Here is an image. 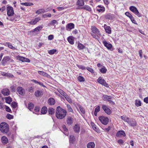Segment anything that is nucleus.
<instances>
[{"mask_svg": "<svg viewBox=\"0 0 148 148\" xmlns=\"http://www.w3.org/2000/svg\"><path fill=\"white\" fill-rule=\"evenodd\" d=\"M100 107L99 106H98L95 109V111L98 112L100 111Z\"/></svg>", "mask_w": 148, "mask_h": 148, "instance_id": "60", "label": "nucleus"}, {"mask_svg": "<svg viewBox=\"0 0 148 148\" xmlns=\"http://www.w3.org/2000/svg\"><path fill=\"white\" fill-rule=\"evenodd\" d=\"M74 28V25L73 23L68 24L66 26V28L67 30L73 29Z\"/></svg>", "mask_w": 148, "mask_h": 148, "instance_id": "21", "label": "nucleus"}, {"mask_svg": "<svg viewBox=\"0 0 148 148\" xmlns=\"http://www.w3.org/2000/svg\"><path fill=\"white\" fill-rule=\"evenodd\" d=\"M43 28V26H39L37 27L31 31H29L28 32V33H33L34 32H38L40 31Z\"/></svg>", "mask_w": 148, "mask_h": 148, "instance_id": "20", "label": "nucleus"}, {"mask_svg": "<svg viewBox=\"0 0 148 148\" xmlns=\"http://www.w3.org/2000/svg\"><path fill=\"white\" fill-rule=\"evenodd\" d=\"M51 16V14L50 13L45 14L43 15V17L44 18L47 17H50Z\"/></svg>", "mask_w": 148, "mask_h": 148, "instance_id": "51", "label": "nucleus"}, {"mask_svg": "<svg viewBox=\"0 0 148 148\" xmlns=\"http://www.w3.org/2000/svg\"><path fill=\"white\" fill-rule=\"evenodd\" d=\"M6 117L8 119H11L13 118L14 116L9 114H8L6 115Z\"/></svg>", "mask_w": 148, "mask_h": 148, "instance_id": "44", "label": "nucleus"}, {"mask_svg": "<svg viewBox=\"0 0 148 148\" xmlns=\"http://www.w3.org/2000/svg\"><path fill=\"white\" fill-rule=\"evenodd\" d=\"M136 105L137 106H140L141 105V103L140 101H136Z\"/></svg>", "mask_w": 148, "mask_h": 148, "instance_id": "55", "label": "nucleus"}, {"mask_svg": "<svg viewBox=\"0 0 148 148\" xmlns=\"http://www.w3.org/2000/svg\"><path fill=\"white\" fill-rule=\"evenodd\" d=\"M44 10L42 9H40L36 11V14H39L41 13H44Z\"/></svg>", "mask_w": 148, "mask_h": 148, "instance_id": "46", "label": "nucleus"}, {"mask_svg": "<svg viewBox=\"0 0 148 148\" xmlns=\"http://www.w3.org/2000/svg\"><path fill=\"white\" fill-rule=\"evenodd\" d=\"M116 135L117 137H120L121 136H122L123 137H125L126 136V134L125 132L123 131L120 130L117 132Z\"/></svg>", "mask_w": 148, "mask_h": 148, "instance_id": "17", "label": "nucleus"}, {"mask_svg": "<svg viewBox=\"0 0 148 148\" xmlns=\"http://www.w3.org/2000/svg\"><path fill=\"white\" fill-rule=\"evenodd\" d=\"M79 108L81 112L83 114H85V110L83 108V107L82 106H79Z\"/></svg>", "mask_w": 148, "mask_h": 148, "instance_id": "49", "label": "nucleus"}, {"mask_svg": "<svg viewBox=\"0 0 148 148\" xmlns=\"http://www.w3.org/2000/svg\"><path fill=\"white\" fill-rule=\"evenodd\" d=\"M129 9L130 11L137 15L138 17H140L142 16L141 14L139 12L137 8L135 6H131L130 7Z\"/></svg>", "mask_w": 148, "mask_h": 148, "instance_id": "5", "label": "nucleus"}, {"mask_svg": "<svg viewBox=\"0 0 148 148\" xmlns=\"http://www.w3.org/2000/svg\"><path fill=\"white\" fill-rule=\"evenodd\" d=\"M11 106L13 108H15L17 107V104L16 102H13L11 103Z\"/></svg>", "mask_w": 148, "mask_h": 148, "instance_id": "47", "label": "nucleus"}, {"mask_svg": "<svg viewBox=\"0 0 148 148\" xmlns=\"http://www.w3.org/2000/svg\"><path fill=\"white\" fill-rule=\"evenodd\" d=\"M125 14L126 16L129 17L130 18L133 16L132 15L128 12H126Z\"/></svg>", "mask_w": 148, "mask_h": 148, "instance_id": "52", "label": "nucleus"}, {"mask_svg": "<svg viewBox=\"0 0 148 148\" xmlns=\"http://www.w3.org/2000/svg\"><path fill=\"white\" fill-rule=\"evenodd\" d=\"M67 112L66 111L63 109L60 106L57 107L56 113V117L59 119L64 118L66 115Z\"/></svg>", "mask_w": 148, "mask_h": 148, "instance_id": "1", "label": "nucleus"}, {"mask_svg": "<svg viewBox=\"0 0 148 148\" xmlns=\"http://www.w3.org/2000/svg\"><path fill=\"white\" fill-rule=\"evenodd\" d=\"M104 28L106 32L109 34L111 33V28L110 26H107L106 25H104Z\"/></svg>", "mask_w": 148, "mask_h": 148, "instance_id": "24", "label": "nucleus"}, {"mask_svg": "<svg viewBox=\"0 0 148 148\" xmlns=\"http://www.w3.org/2000/svg\"><path fill=\"white\" fill-rule=\"evenodd\" d=\"M92 33L91 34L94 38H96V36L97 37L101 36L99 32V31L98 29L95 26H93L92 27Z\"/></svg>", "mask_w": 148, "mask_h": 148, "instance_id": "4", "label": "nucleus"}, {"mask_svg": "<svg viewBox=\"0 0 148 148\" xmlns=\"http://www.w3.org/2000/svg\"><path fill=\"white\" fill-rule=\"evenodd\" d=\"M16 17H17L16 16V15H15V16L14 15L12 17H11L10 18H7V19L10 21H13L15 19Z\"/></svg>", "mask_w": 148, "mask_h": 148, "instance_id": "53", "label": "nucleus"}, {"mask_svg": "<svg viewBox=\"0 0 148 148\" xmlns=\"http://www.w3.org/2000/svg\"><path fill=\"white\" fill-rule=\"evenodd\" d=\"M1 74L3 76H5L8 74L7 73H6L3 72H1Z\"/></svg>", "mask_w": 148, "mask_h": 148, "instance_id": "64", "label": "nucleus"}, {"mask_svg": "<svg viewBox=\"0 0 148 148\" xmlns=\"http://www.w3.org/2000/svg\"><path fill=\"white\" fill-rule=\"evenodd\" d=\"M77 66L79 68L83 70H85L86 69V67L82 65H77Z\"/></svg>", "mask_w": 148, "mask_h": 148, "instance_id": "48", "label": "nucleus"}, {"mask_svg": "<svg viewBox=\"0 0 148 148\" xmlns=\"http://www.w3.org/2000/svg\"><path fill=\"white\" fill-rule=\"evenodd\" d=\"M13 60L8 56L4 57L2 60V64H4L7 63L13 62Z\"/></svg>", "mask_w": 148, "mask_h": 148, "instance_id": "7", "label": "nucleus"}, {"mask_svg": "<svg viewBox=\"0 0 148 148\" xmlns=\"http://www.w3.org/2000/svg\"><path fill=\"white\" fill-rule=\"evenodd\" d=\"M5 102L9 104L12 101V99L10 97H5Z\"/></svg>", "mask_w": 148, "mask_h": 148, "instance_id": "32", "label": "nucleus"}, {"mask_svg": "<svg viewBox=\"0 0 148 148\" xmlns=\"http://www.w3.org/2000/svg\"><path fill=\"white\" fill-rule=\"evenodd\" d=\"M47 111V108L46 106H44L41 109V112L42 114H45L46 113Z\"/></svg>", "mask_w": 148, "mask_h": 148, "instance_id": "28", "label": "nucleus"}, {"mask_svg": "<svg viewBox=\"0 0 148 148\" xmlns=\"http://www.w3.org/2000/svg\"><path fill=\"white\" fill-rule=\"evenodd\" d=\"M131 20V21H132V23L135 24H136V25H138L137 23H136V21H135V20L134 19V17L133 16H132V17L130 18Z\"/></svg>", "mask_w": 148, "mask_h": 148, "instance_id": "54", "label": "nucleus"}, {"mask_svg": "<svg viewBox=\"0 0 148 148\" xmlns=\"http://www.w3.org/2000/svg\"><path fill=\"white\" fill-rule=\"evenodd\" d=\"M5 110L6 111L8 112L12 113V112L11 111V109L8 106H5Z\"/></svg>", "mask_w": 148, "mask_h": 148, "instance_id": "56", "label": "nucleus"}, {"mask_svg": "<svg viewBox=\"0 0 148 148\" xmlns=\"http://www.w3.org/2000/svg\"><path fill=\"white\" fill-rule=\"evenodd\" d=\"M127 123L132 127H135L137 125V123L134 119L129 120Z\"/></svg>", "mask_w": 148, "mask_h": 148, "instance_id": "13", "label": "nucleus"}, {"mask_svg": "<svg viewBox=\"0 0 148 148\" xmlns=\"http://www.w3.org/2000/svg\"><path fill=\"white\" fill-rule=\"evenodd\" d=\"M95 145V144L93 142H90L88 144L87 147V148H94Z\"/></svg>", "mask_w": 148, "mask_h": 148, "instance_id": "26", "label": "nucleus"}, {"mask_svg": "<svg viewBox=\"0 0 148 148\" xmlns=\"http://www.w3.org/2000/svg\"><path fill=\"white\" fill-rule=\"evenodd\" d=\"M0 130L3 133L7 132L9 131V125L5 122L1 123L0 124Z\"/></svg>", "mask_w": 148, "mask_h": 148, "instance_id": "2", "label": "nucleus"}, {"mask_svg": "<svg viewBox=\"0 0 148 148\" xmlns=\"http://www.w3.org/2000/svg\"><path fill=\"white\" fill-rule=\"evenodd\" d=\"M40 110V108L39 106H36L35 107L34 110L35 112H38Z\"/></svg>", "mask_w": 148, "mask_h": 148, "instance_id": "59", "label": "nucleus"}, {"mask_svg": "<svg viewBox=\"0 0 148 148\" xmlns=\"http://www.w3.org/2000/svg\"><path fill=\"white\" fill-rule=\"evenodd\" d=\"M1 140L2 143L4 144L7 143L8 141L7 138L5 136H3L2 137Z\"/></svg>", "mask_w": 148, "mask_h": 148, "instance_id": "30", "label": "nucleus"}, {"mask_svg": "<svg viewBox=\"0 0 148 148\" xmlns=\"http://www.w3.org/2000/svg\"><path fill=\"white\" fill-rule=\"evenodd\" d=\"M48 103L50 105H53L55 103V100L53 98H50L48 99Z\"/></svg>", "mask_w": 148, "mask_h": 148, "instance_id": "22", "label": "nucleus"}, {"mask_svg": "<svg viewBox=\"0 0 148 148\" xmlns=\"http://www.w3.org/2000/svg\"><path fill=\"white\" fill-rule=\"evenodd\" d=\"M102 108L106 113L108 115L110 114L111 113V110L108 108L107 106L105 105H102Z\"/></svg>", "mask_w": 148, "mask_h": 148, "instance_id": "10", "label": "nucleus"}, {"mask_svg": "<svg viewBox=\"0 0 148 148\" xmlns=\"http://www.w3.org/2000/svg\"><path fill=\"white\" fill-rule=\"evenodd\" d=\"M75 138L73 135L70 136L69 138V142L71 144H73L75 142Z\"/></svg>", "mask_w": 148, "mask_h": 148, "instance_id": "31", "label": "nucleus"}, {"mask_svg": "<svg viewBox=\"0 0 148 148\" xmlns=\"http://www.w3.org/2000/svg\"><path fill=\"white\" fill-rule=\"evenodd\" d=\"M67 40L71 44L73 45L74 44L73 37L72 36H69L67 38Z\"/></svg>", "mask_w": 148, "mask_h": 148, "instance_id": "29", "label": "nucleus"}, {"mask_svg": "<svg viewBox=\"0 0 148 148\" xmlns=\"http://www.w3.org/2000/svg\"><path fill=\"white\" fill-rule=\"evenodd\" d=\"M48 112L50 115H53L55 113V109L53 108L50 107L48 109Z\"/></svg>", "mask_w": 148, "mask_h": 148, "instance_id": "25", "label": "nucleus"}, {"mask_svg": "<svg viewBox=\"0 0 148 148\" xmlns=\"http://www.w3.org/2000/svg\"><path fill=\"white\" fill-rule=\"evenodd\" d=\"M8 47L10 49H12L14 50H15L16 49V48L13 47V46L12 45V44L11 43H9V44Z\"/></svg>", "mask_w": 148, "mask_h": 148, "instance_id": "58", "label": "nucleus"}, {"mask_svg": "<svg viewBox=\"0 0 148 148\" xmlns=\"http://www.w3.org/2000/svg\"><path fill=\"white\" fill-rule=\"evenodd\" d=\"M80 126L78 124H76L73 127V130L75 133H79L80 132Z\"/></svg>", "mask_w": 148, "mask_h": 148, "instance_id": "12", "label": "nucleus"}, {"mask_svg": "<svg viewBox=\"0 0 148 148\" xmlns=\"http://www.w3.org/2000/svg\"><path fill=\"white\" fill-rule=\"evenodd\" d=\"M77 4L79 6H82L84 5V2L83 0H78L77 2Z\"/></svg>", "mask_w": 148, "mask_h": 148, "instance_id": "37", "label": "nucleus"}, {"mask_svg": "<svg viewBox=\"0 0 148 148\" xmlns=\"http://www.w3.org/2000/svg\"><path fill=\"white\" fill-rule=\"evenodd\" d=\"M64 96L69 102H70L71 101V99L68 95H64Z\"/></svg>", "mask_w": 148, "mask_h": 148, "instance_id": "50", "label": "nucleus"}, {"mask_svg": "<svg viewBox=\"0 0 148 148\" xmlns=\"http://www.w3.org/2000/svg\"><path fill=\"white\" fill-rule=\"evenodd\" d=\"M68 110L69 112H73V110L72 109V108H71V106L69 105V104H67L66 105Z\"/></svg>", "mask_w": 148, "mask_h": 148, "instance_id": "42", "label": "nucleus"}, {"mask_svg": "<svg viewBox=\"0 0 148 148\" xmlns=\"http://www.w3.org/2000/svg\"><path fill=\"white\" fill-rule=\"evenodd\" d=\"M56 50L55 49H53L52 50H49L48 51V53L50 55H53L54 53H55L56 52Z\"/></svg>", "mask_w": 148, "mask_h": 148, "instance_id": "41", "label": "nucleus"}, {"mask_svg": "<svg viewBox=\"0 0 148 148\" xmlns=\"http://www.w3.org/2000/svg\"><path fill=\"white\" fill-rule=\"evenodd\" d=\"M99 119L101 122L104 125L108 124L109 122V119L106 117L101 116L99 117Z\"/></svg>", "mask_w": 148, "mask_h": 148, "instance_id": "6", "label": "nucleus"}, {"mask_svg": "<svg viewBox=\"0 0 148 148\" xmlns=\"http://www.w3.org/2000/svg\"><path fill=\"white\" fill-rule=\"evenodd\" d=\"M78 80L80 82H84L85 81V79L84 78L81 76H79L77 77Z\"/></svg>", "mask_w": 148, "mask_h": 148, "instance_id": "40", "label": "nucleus"}, {"mask_svg": "<svg viewBox=\"0 0 148 148\" xmlns=\"http://www.w3.org/2000/svg\"><path fill=\"white\" fill-rule=\"evenodd\" d=\"M102 98L103 101L106 102H108L111 105H114L115 104L114 102L112 101L114 98L111 96L103 95Z\"/></svg>", "mask_w": 148, "mask_h": 148, "instance_id": "3", "label": "nucleus"}, {"mask_svg": "<svg viewBox=\"0 0 148 148\" xmlns=\"http://www.w3.org/2000/svg\"><path fill=\"white\" fill-rule=\"evenodd\" d=\"M118 143L120 145H122L124 143V142L123 140L122 139H120L118 140Z\"/></svg>", "mask_w": 148, "mask_h": 148, "instance_id": "61", "label": "nucleus"}, {"mask_svg": "<svg viewBox=\"0 0 148 148\" xmlns=\"http://www.w3.org/2000/svg\"><path fill=\"white\" fill-rule=\"evenodd\" d=\"M17 91L19 94L21 95H23L25 94V90L24 88L21 86H18L17 88Z\"/></svg>", "mask_w": 148, "mask_h": 148, "instance_id": "11", "label": "nucleus"}, {"mask_svg": "<svg viewBox=\"0 0 148 148\" xmlns=\"http://www.w3.org/2000/svg\"><path fill=\"white\" fill-rule=\"evenodd\" d=\"M121 119L125 121L127 123L128 121L129 120V118L128 117H126L124 116H121Z\"/></svg>", "mask_w": 148, "mask_h": 148, "instance_id": "43", "label": "nucleus"}, {"mask_svg": "<svg viewBox=\"0 0 148 148\" xmlns=\"http://www.w3.org/2000/svg\"><path fill=\"white\" fill-rule=\"evenodd\" d=\"M57 22L55 20H53L51 21V22L49 24L50 25H54V24L57 23Z\"/></svg>", "mask_w": 148, "mask_h": 148, "instance_id": "57", "label": "nucleus"}, {"mask_svg": "<svg viewBox=\"0 0 148 148\" xmlns=\"http://www.w3.org/2000/svg\"><path fill=\"white\" fill-rule=\"evenodd\" d=\"M103 43L104 46L108 49H110L112 47V45L110 43H108L106 41H103Z\"/></svg>", "mask_w": 148, "mask_h": 148, "instance_id": "19", "label": "nucleus"}, {"mask_svg": "<svg viewBox=\"0 0 148 148\" xmlns=\"http://www.w3.org/2000/svg\"><path fill=\"white\" fill-rule=\"evenodd\" d=\"M97 82L101 85L104 86L106 87H108V84H107L105 80L102 78L101 77H99L97 80Z\"/></svg>", "mask_w": 148, "mask_h": 148, "instance_id": "8", "label": "nucleus"}, {"mask_svg": "<svg viewBox=\"0 0 148 148\" xmlns=\"http://www.w3.org/2000/svg\"><path fill=\"white\" fill-rule=\"evenodd\" d=\"M18 59L19 60L21 61L22 62H29L30 61L29 60L28 58L22 56H19Z\"/></svg>", "mask_w": 148, "mask_h": 148, "instance_id": "15", "label": "nucleus"}, {"mask_svg": "<svg viewBox=\"0 0 148 148\" xmlns=\"http://www.w3.org/2000/svg\"><path fill=\"white\" fill-rule=\"evenodd\" d=\"M62 128L64 130V133L66 135H68V129H67L65 125H63L62 126Z\"/></svg>", "mask_w": 148, "mask_h": 148, "instance_id": "36", "label": "nucleus"}, {"mask_svg": "<svg viewBox=\"0 0 148 148\" xmlns=\"http://www.w3.org/2000/svg\"><path fill=\"white\" fill-rule=\"evenodd\" d=\"M78 48L79 50H82L85 48V46L81 43H79L78 45Z\"/></svg>", "mask_w": 148, "mask_h": 148, "instance_id": "38", "label": "nucleus"}, {"mask_svg": "<svg viewBox=\"0 0 148 148\" xmlns=\"http://www.w3.org/2000/svg\"><path fill=\"white\" fill-rule=\"evenodd\" d=\"M99 71L102 73L104 74L106 73L107 69L106 67L103 66L102 68L99 69Z\"/></svg>", "mask_w": 148, "mask_h": 148, "instance_id": "33", "label": "nucleus"}, {"mask_svg": "<svg viewBox=\"0 0 148 148\" xmlns=\"http://www.w3.org/2000/svg\"><path fill=\"white\" fill-rule=\"evenodd\" d=\"M43 94V91L42 90H37L35 92L34 95L37 97L41 96Z\"/></svg>", "mask_w": 148, "mask_h": 148, "instance_id": "16", "label": "nucleus"}, {"mask_svg": "<svg viewBox=\"0 0 148 148\" xmlns=\"http://www.w3.org/2000/svg\"><path fill=\"white\" fill-rule=\"evenodd\" d=\"M7 15L9 16H12L14 14V11L13 7L11 6H8L7 7Z\"/></svg>", "mask_w": 148, "mask_h": 148, "instance_id": "9", "label": "nucleus"}, {"mask_svg": "<svg viewBox=\"0 0 148 148\" xmlns=\"http://www.w3.org/2000/svg\"><path fill=\"white\" fill-rule=\"evenodd\" d=\"M66 123L68 125H71L73 123V119L71 116H68L66 120Z\"/></svg>", "mask_w": 148, "mask_h": 148, "instance_id": "23", "label": "nucleus"}, {"mask_svg": "<svg viewBox=\"0 0 148 148\" xmlns=\"http://www.w3.org/2000/svg\"><path fill=\"white\" fill-rule=\"evenodd\" d=\"M38 73L40 75H42L43 76L47 77L48 74L46 73L41 71H38Z\"/></svg>", "mask_w": 148, "mask_h": 148, "instance_id": "35", "label": "nucleus"}, {"mask_svg": "<svg viewBox=\"0 0 148 148\" xmlns=\"http://www.w3.org/2000/svg\"><path fill=\"white\" fill-rule=\"evenodd\" d=\"M84 9L89 11H90L91 10V8L88 5H85L82 8H78V9Z\"/></svg>", "mask_w": 148, "mask_h": 148, "instance_id": "27", "label": "nucleus"}, {"mask_svg": "<svg viewBox=\"0 0 148 148\" xmlns=\"http://www.w3.org/2000/svg\"><path fill=\"white\" fill-rule=\"evenodd\" d=\"M10 91L8 88L3 89L1 91L2 93L4 96H8L10 94Z\"/></svg>", "mask_w": 148, "mask_h": 148, "instance_id": "18", "label": "nucleus"}, {"mask_svg": "<svg viewBox=\"0 0 148 148\" xmlns=\"http://www.w3.org/2000/svg\"><path fill=\"white\" fill-rule=\"evenodd\" d=\"M105 18L106 19L112 20L114 18L115 16L114 14L108 13L105 15Z\"/></svg>", "mask_w": 148, "mask_h": 148, "instance_id": "14", "label": "nucleus"}, {"mask_svg": "<svg viewBox=\"0 0 148 148\" xmlns=\"http://www.w3.org/2000/svg\"><path fill=\"white\" fill-rule=\"evenodd\" d=\"M96 9L99 12H103L105 11V8L103 6H102V8H98V7H96Z\"/></svg>", "mask_w": 148, "mask_h": 148, "instance_id": "34", "label": "nucleus"}, {"mask_svg": "<svg viewBox=\"0 0 148 148\" xmlns=\"http://www.w3.org/2000/svg\"><path fill=\"white\" fill-rule=\"evenodd\" d=\"M144 101L147 103H148V97L144 98Z\"/></svg>", "mask_w": 148, "mask_h": 148, "instance_id": "63", "label": "nucleus"}, {"mask_svg": "<svg viewBox=\"0 0 148 148\" xmlns=\"http://www.w3.org/2000/svg\"><path fill=\"white\" fill-rule=\"evenodd\" d=\"M86 69L91 73H94V71L93 70L92 68L88 67L86 68Z\"/></svg>", "mask_w": 148, "mask_h": 148, "instance_id": "45", "label": "nucleus"}, {"mask_svg": "<svg viewBox=\"0 0 148 148\" xmlns=\"http://www.w3.org/2000/svg\"><path fill=\"white\" fill-rule=\"evenodd\" d=\"M53 38V35H49L48 36V39L49 40H52Z\"/></svg>", "mask_w": 148, "mask_h": 148, "instance_id": "62", "label": "nucleus"}, {"mask_svg": "<svg viewBox=\"0 0 148 148\" xmlns=\"http://www.w3.org/2000/svg\"><path fill=\"white\" fill-rule=\"evenodd\" d=\"M28 108L30 110H32L34 107V105L32 103H28Z\"/></svg>", "mask_w": 148, "mask_h": 148, "instance_id": "39", "label": "nucleus"}]
</instances>
